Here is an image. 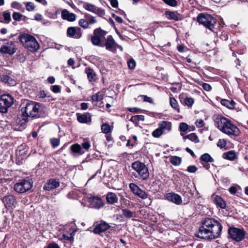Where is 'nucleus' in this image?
Wrapping results in <instances>:
<instances>
[{
  "instance_id": "f257e3e1",
  "label": "nucleus",
  "mask_w": 248,
  "mask_h": 248,
  "mask_svg": "<svg viewBox=\"0 0 248 248\" xmlns=\"http://www.w3.org/2000/svg\"><path fill=\"white\" fill-rule=\"evenodd\" d=\"M222 226L217 220L212 217H206L202 220L195 236L201 239L211 240L220 236Z\"/></svg>"
},
{
  "instance_id": "f03ea898",
  "label": "nucleus",
  "mask_w": 248,
  "mask_h": 248,
  "mask_svg": "<svg viewBox=\"0 0 248 248\" xmlns=\"http://www.w3.org/2000/svg\"><path fill=\"white\" fill-rule=\"evenodd\" d=\"M214 118L215 126L222 133L235 137L240 135L239 129L228 119L219 114L215 115Z\"/></svg>"
},
{
  "instance_id": "7ed1b4c3",
  "label": "nucleus",
  "mask_w": 248,
  "mask_h": 248,
  "mask_svg": "<svg viewBox=\"0 0 248 248\" xmlns=\"http://www.w3.org/2000/svg\"><path fill=\"white\" fill-rule=\"evenodd\" d=\"M22 115L26 117L22 121L27 122L28 117L39 118L43 115L41 104L36 102L26 100L21 105Z\"/></svg>"
},
{
  "instance_id": "20e7f679",
  "label": "nucleus",
  "mask_w": 248,
  "mask_h": 248,
  "mask_svg": "<svg viewBox=\"0 0 248 248\" xmlns=\"http://www.w3.org/2000/svg\"><path fill=\"white\" fill-rule=\"evenodd\" d=\"M18 39L25 47L30 51H36L39 48L36 39L31 35L23 33L19 36Z\"/></svg>"
},
{
  "instance_id": "39448f33",
  "label": "nucleus",
  "mask_w": 248,
  "mask_h": 248,
  "mask_svg": "<svg viewBox=\"0 0 248 248\" xmlns=\"http://www.w3.org/2000/svg\"><path fill=\"white\" fill-rule=\"evenodd\" d=\"M132 169L135 171L134 176L142 181L147 180L149 177V172L146 165L140 161H135L132 164Z\"/></svg>"
},
{
  "instance_id": "423d86ee",
  "label": "nucleus",
  "mask_w": 248,
  "mask_h": 248,
  "mask_svg": "<svg viewBox=\"0 0 248 248\" xmlns=\"http://www.w3.org/2000/svg\"><path fill=\"white\" fill-rule=\"evenodd\" d=\"M197 20L200 24L214 31V26L217 24V19L212 15L201 13L197 16Z\"/></svg>"
},
{
  "instance_id": "0eeeda50",
  "label": "nucleus",
  "mask_w": 248,
  "mask_h": 248,
  "mask_svg": "<svg viewBox=\"0 0 248 248\" xmlns=\"http://www.w3.org/2000/svg\"><path fill=\"white\" fill-rule=\"evenodd\" d=\"M108 32L102 30L101 28H98L94 30L93 35L91 36V41L92 43L96 46H102V40L105 38Z\"/></svg>"
},
{
  "instance_id": "6e6552de",
  "label": "nucleus",
  "mask_w": 248,
  "mask_h": 248,
  "mask_svg": "<svg viewBox=\"0 0 248 248\" xmlns=\"http://www.w3.org/2000/svg\"><path fill=\"white\" fill-rule=\"evenodd\" d=\"M13 99L8 94H3L0 97V112L6 113L8 108L12 105Z\"/></svg>"
},
{
  "instance_id": "1a4fd4ad",
  "label": "nucleus",
  "mask_w": 248,
  "mask_h": 248,
  "mask_svg": "<svg viewBox=\"0 0 248 248\" xmlns=\"http://www.w3.org/2000/svg\"><path fill=\"white\" fill-rule=\"evenodd\" d=\"M32 186V184L30 181L23 179L15 185L14 189L17 193H23L29 190Z\"/></svg>"
},
{
  "instance_id": "9d476101",
  "label": "nucleus",
  "mask_w": 248,
  "mask_h": 248,
  "mask_svg": "<svg viewBox=\"0 0 248 248\" xmlns=\"http://www.w3.org/2000/svg\"><path fill=\"white\" fill-rule=\"evenodd\" d=\"M228 233L231 238L237 241H241L245 237V232L241 229L236 228H231L228 230Z\"/></svg>"
},
{
  "instance_id": "9b49d317",
  "label": "nucleus",
  "mask_w": 248,
  "mask_h": 248,
  "mask_svg": "<svg viewBox=\"0 0 248 248\" xmlns=\"http://www.w3.org/2000/svg\"><path fill=\"white\" fill-rule=\"evenodd\" d=\"M93 232L95 234H100L110 228L109 225L104 221L95 222L93 225Z\"/></svg>"
},
{
  "instance_id": "f8f14e48",
  "label": "nucleus",
  "mask_w": 248,
  "mask_h": 248,
  "mask_svg": "<svg viewBox=\"0 0 248 248\" xmlns=\"http://www.w3.org/2000/svg\"><path fill=\"white\" fill-rule=\"evenodd\" d=\"M105 46L106 49L113 53H115L117 50V44L112 35H108L105 39V43H102V46Z\"/></svg>"
},
{
  "instance_id": "ddd939ff",
  "label": "nucleus",
  "mask_w": 248,
  "mask_h": 248,
  "mask_svg": "<svg viewBox=\"0 0 248 248\" xmlns=\"http://www.w3.org/2000/svg\"><path fill=\"white\" fill-rule=\"evenodd\" d=\"M66 35L69 38L80 39L82 35V30L80 28L77 26L68 27L66 31Z\"/></svg>"
},
{
  "instance_id": "4468645a",
  "label": "nucleus",
  "mask_w": 248,
  "mask_h": 248,
  "mask_svg": "<svg viewBox=\"0 0 248 248\" xmlns=\"http://www.w3.org/2000/svg\"><path fill=\"white\" fill-rule=\"evenodd\" d=\"M131 191L136 196L142 199H146L148 198V194L144 190L140 188L136 184L130 183L129 185Z\"/></svg>"
},
{
  "instance_id": "2eb2a0df",
  "label": "nucleus",
  "mask_w": 248,
  "mask_h": 248,
  "mask_svg": "<svg viewBox=\"0 0 248 248\" xmlns=\"http://www.w3.org/2000/svg\"><path fill=\"white\" fill-rule=\"evenodd\" d=\"M83 7L86 10L96 14L100 16H103L105 15L104 10L100 8L97 7L95 5L93 4L88 2H84L83 4Z\"/></svg>"
},
{
  "instance_id": "dca6fc26",
  "label": "nucleus",
  "mask_w": 248,
  "mask_h": 248,
  "mask_svg": "<svg viewBox=\"0 0 248 248\" xmlns=\"http://www.w3.org/2000/svg\"><path fill=\"white\" fill-rule=\"evenodd\" d=\"M16 51L15 46L13 42H9L3 45L0 48V53L4 54L12 55Z\"/></svg>"
},
{
  "instance_id": "f3484780",
  "label": "nucleus",
  "mask_w": 248,
  "mask_h": 248,
  "mask_svg": "<svg viewBox=\"0 0 248 248\" xmlns=\"http://www.w3.org/2000/svg\"><path fill=\"white\" fill-rule=\"evenodd\" d=\"M166 199L177 205H179L182 202L181 197L179 195L173 192L167 194Z\"/></svg>"
},
{
  "instance_id": "a211bd4d",
  "label": "nucleus",
  "mask_w": 248,
  "mask_h": 248,
  "mask_svg": "<svg viewBox=\"0 0 248 248\" xmlns=\"http://www.w3.org/2000/svg\"><path fill=\"white\" fill-rule=\"evenodd\" d=\"M60 186V182L54 179H49L44 186L43 189L45 190H51Z\"/></svg>"
},
{
  "instance_id": "6ab92c4d",
  "label": "nucleus",
  "mask_w": 248,
  "mask_h": 248,
  "mask_svg": "<svg viewBox=\"0 0 248 248\" xmlns=\"http://www.w3.org/2000/svg\"><path fill=\"white\" fill-rule=\"evenodd\" d=\"M89 202L92 207L100 209L104 206V204L100 198L93 197L89 199Z\"/></svg>"
},
{
  "instance_id": "aec40b11",
  "label": "nucleus",
  "mask_w": 248,
  "mask_h": 248,
  "mask_svg": "<svg viewBox=\"0 0 248 248\" xmlns=\"http://www.w3.org/2000/svg\"><path fill=\"white\" fill-rule=\"evenodd\" d=\"M72 154L74 156H77L84 154L85 151L82 149L80 145L78 143H75L72 145L70 147Z\"/></svg>"
},
{
  "instance_id": "412c9836",
  "label": "nucleus",
  "mask_w": 248,
  "mask_h": 248,
  "mask_svg": "<svg viewBox=\"0 0 248 248\" xmlns=\"http://www.w3.org/2000/svg\"><path fill=\"white\" fill-rule=\"evenodd\" d=\"M2 201L6 206L11 208L15 207L16 200L13 196L9 195L5 196L3 198Z\"/></svg>"
},
{
  "instance_id": "4be33fe9",
  "label": "nucleus",
  "mask_w": 248,
  "mask_h": 248,
  "mask_svg": "<svg viewBox=\"0 0 248 248\" xmlns=\"http://www.w3.org/2000/svg\"><path fill=\"white\" fill-rule=\"evenodd\" d=\"M62 17L63 19L68 21L72 22L76 20V15L69 12L66 9H64L62 12Z\"/></svg>"
},
{
  "instance_id": "5701e85b",
  "label": "nucleus",
  "mask_w": 248,
  "mask_h": 248,
  "mask_svg": "<svg viewBox=\"0 0 248 248\" xmlns=\"http://www.w3.org/2000/svg\"><path fill=\"white\" fill-rule=\"evenodd\" d=\"M165 15L170 20L178 21L182 19L180 15L176 11H166Z\"/></svg>"
},
{
  "instance_id": "b1692460",
  "label": "nucleus",
  "mask_w": 248,
  "mask_h": 248,
  "mask_svg": "<svg viewBox=\"0 0 248 248\" xmlns=\"http://www.w3.org/2000/svg\"><path fill=\"white\" fill-rule=\"evenodd\" d=\"M106 201L108 203L113 204L118 202V198L115 193L109 192L106 195Z\"/></svg>"
},
{
  "instance_id": "393cba45",
  "label": "nucleus",
  "mask_w": 248,
  "mask_h": 248,
  "mask_svg": "<svg viewBox=\"0 0 248 248\" xmlns=\"http://www.w3.org/2000/svg\"><path fill=\"white\" fill-rule=\"evenodd\" d=\"M215 203L221 209H225L226 207V203L223 199L219 196H213Z\"/></svg>"
},
{
  "instance_id": "a878e982",
  "label": "nucleus",
  "mask_w": 248,
  "mask_h": 248,
  "mask_svg": "<svg viewBox=\"0 0 248 248\" xmlns=\"http://www.w3.org/2000/svg\"><path fill=\"white\" fill-rule=\"evenodd\" d=\"M221 104L230 109H233L236 104L235 102L232 100H229L227 99H223L220 101Z\"/></svg>"
},
{
  "instance_id": "bb28decb",
  "label": "nucleus",
  "mask_w": 248,
  "mask_h": 248,
  "mask_svg": "<svg viewBox=\"0 0 248 248\" xmlns=\"http://www.w3.org/2000/svg\"><path fill=\"white\" fill-rule=\"evenodd\" d=\"M158 126L162 131L166 130L170 131L171 129V123L169 121H161L158 123Z\"/></svg>"
},
{
  "instance_id": "cd10ccee",
  "label": "nucleus",
  "mask_w": 248,
  "mask_h": 248,
  "mask_svg": "<svg viewBox=\"0 0 248 248\" xmlns=\"http://www.w3.org/2000/svg\"><path fill=\"white\" fill-rule=\"evenodd\" d=\"M85 72L87 74L88 79L90 82H93L95 80L96 74L93 69L90 67H86L85 69Z\"/></svg>"
},
{
  "instance_id": "c85d7f7f",
  "label": "nucleus",
  "mask_w": 248,
  "mask_h": 248,
  "mask_svg": "<svg viewBox=\"0 0 248 248\" xmlns=\"http://www.w3.org/2000/svg\"><path fill=\"white\" fill-rule=\"evenodd\" d=\"M181 135L182 136H183V139L184 140L187 139L195 143H198L199 141L198 137H197V136L196 135V134L195 133H191L186 136H184V134H182V133H181Z\"/></svg>"
},
{
  "instance_id": "c756f323",
  "label": "nucleus",
  "mask_w": 248,
  "mask_h": 248,
  "mask_svg": "<svg viewBox=\"0 0 248 248\" xmlns=\"http://www.w3.org/2000/svg\"><path fill=\"white\" fill-rule=\"evenodd\" d=\"M144 120V116L142 115L133 116L130 119V121L132 122L137 126L139 125V122L140 121H143Z\"/></svg>"
},
{
  "instance_id": "7c9ffc66",
  "label": "nucleus",
  "mask_w": 248,
  "mask_h": 248,
  "mask_svg": "<svg viewBox=\"0 0 248 248\" xmlns=\"http://www.w3.org/2000/svg\"><path fill=\"white\" fill-rule=\"evenodd\" d=\"M223 157L227 160H233L236 158V154L234 151H230L227 153H224L223 155Z\"/></svg>"
},
{
  "instance_id": "2f4dec72",
  "label": "nucleus",
  "mask_w": 248,
  "mask_h": 248,
  "mask_svg": "<svg viewBox=\"0 0 248 248\" xmlns=\"http://www.w3.org/2000/svg\"><path fill=\"white\" fill-rule=\"evenodd\" d=\"M200 159L201 161L205 162H213L214 161V159L208 153H204L202 155Z\"/></svg>"
},
{
  "instance_id": "473e14b6",
  "label": "nucleus",
  "mask_w": 248,
  "mask_h": 248,
  "mask_svg": "<svg viewBox=\"0 0 248 248\" xmlns=\"http://www.w3.org/2000/svg\"><path fill=\"white\" fill-rule=\"evenodd\" d=\"M1 80L3 82H5V83H7L10 85H14L15 84H16L15 80L7 75H3L1 78Z\"/></svg>"
},
{
  "instance_id": "72a5a7b5",
  "label": "nucleus",
  "mask_w": 248,
  "mask_h": 248,
  "mask_svg": "<svg viewBox=\"0 0 248 248\" xmlns=\"http://www.w3.org/2000/svg\"><path fill=\"white\" fill-rule=\"evenodd\" d=\"M170 162L174 166H178L181 164L182 162V159L179 156H173L170 158Z\"/></svg>"
},
{
  "instance_id": "f704fd0d",
  "label": "nucleus",
  "mask_w": 248,
  "mask_h": 248,
  "mask_svg": "<svg viewBox=\"0 0 248 248\" xmlns=\"http://www.w3.org/2000/svg\"><path fill=\"white\" fill-rule=\"evenodd\" d=\"M122 215L126 218H130L134 217V213L128 209L122 210Z\"/></svg>"
},
{
  "instance_id": "c9c22d12",
  "label": "nucleus",
  "mask_w": 248,
  "mask_h": 248,
  "mask_svg": "<svg viewBox=\"0 0 248 248\" xmlns=\"http://www.w3.org/2000/svg\"><path fill=\"white\" fill-rule=\"evenodd\" d=\"M170 103L173 108L176 109L178 112H179L180 110L178 108L177 101L174 97L170 98Z\"/></svg>"
},
{
  "instance_id": "e433bc0d",
  "label": "nucleus",
  "mask_w": 248,
  "mask_h": 248,
  "mask_svg": "<svg viewBox=\"0 0 248 248\" xmlns=\"http://www.w3.org/2000/svg\"><path fill=\"white\" fill-rule=\"evenodd\" d=\"M2 16L4 20V23L6 24L9 23L11 21V17L10 12L8 11H4Z\"/></svg>"
},
{
  "instance_id": "4c0bfd02",
  "label": "nucleus",
  "mask_w": 248,
  "mask_h": 248,
  "mask_svg": "<svg viewBox=\"0 0 248 248\" xmlns=\"http://www.w3.org/2000/svg\"><path fill=\"white\" fill-rule=\"evenodd\" d=\"M103 97L104 95L103 93L98 92L92 96V100L93 101L99 102L103 99Z\"/></svg>"
},
{
  "instance_id": "58836bf2",
  "label": "nucleus",
  "mask_w": 248,
  "mask_h": 248,
  "mask_svg": "<svg viewBox=\"0 0 248 248\" xmlns=\"http://www.w3.org/2000/svg\"><path fill=\"white\" fill-rule=\"evenodd\" d=\"M13 18L16 21H19L21 20L22 18L24 17V18H26L27 17L23 16L21 14L18 12H14L12 15Z\"/></svg>"
},
{
  "instance_id": "ea45409f",
  "label": "nucleus",
  "mask_w": 248,
  "mask_h": 248,
  "mask_svg": "<svg viewBox=\"0 0 248 248\" xmlns=\"http://www.w3.org/2000/svg\"><path fill=\"white\" fill-rule=\"evenodd\" d=\"M88 115L84 114L78 115L77 119L78 121L81 123H86L88 122Z\"/></svg>"
},
{
  "instance_id": "a19ab883",
  "label": "nucleus",
  "mask_w": 248,
  "mask_h": 248,
  "mask_svg": "<svg viewBox=\"0 0 248 248\" xmlns=\"http://www.w3.org/2000/svg\"><path fill=\"white\" fill-rule=\"evenodd\" d=\"M78 25L82 28L86 29L89 26L88 21L85 19H81L78 21Z\"/></svg>"
},
{
  "instance_id": "79ce46f5",
  "label": "nucleus",
  "mask_w": 248,
  "mask_h": 248,
  "mask_svg": "<svg viewBox=\"0 0 248 248\" xmlns=\"http://www.w3.org/2000/svg\"><path fill=\"white\" fill-rule=\"evenodd\" d=\"M81 146L85 152L88 151L91 147L90 143L87 140H84V141L81 143Z\"/></svg>"
},
{
  "instance_id": "37998d69",
  "label": "nucleus",
  "mask_w": 248,
  "mask_h": 248,
  "mask_svg": "<svg viewBox=\"0 0 248 248\" xmlns=\"http://www.w3.org/2000/svg\"><path fill=\"white\" fill-rule=\"evenodd\" d=\"M110 126L108 124H104L101 126V130L104 133H108L110 131Z\"/></svg>"
},
{
  "instance_id": "c03bdc74",
  "label": "nucleus",
  "mask_w": 248,
  "mask_h": 248,
  "mask_svg": "<svg viewBox=\"0 0 248 248\" xmlns=\"http://www.w3.org/2000/svg\"><path fill=\"white\" fill-rule=\"evenodd\" d=\"M162 134L163 131L160 128H158L153 131L152 135L155 138H159Z\"/></svg>"
},
{
  "instance_id": "a18cd8bd",
  "label": "nucleus",
  "mask_w": 248,
  "mask_h": 248,
  "mask_svg": "<svg viewBox=\"0 0 248 248\" xmlns=\"http://www.w3.org/2000/svg\"><path fill=\"white\" fill-rule=\"evenodd\" d=\"M26 9L28 11H32L35 9L34 3L31 2H26L24 3Z\"/></svg>"
},
{
  "instance_id": "49530a36",
  "label": "nucleus",
  "mask_w": 248,
  "mask_h": 248,
  "mask_svg": "<svg viewBox=\"0 0 248 248\" xmlns=\"http://www.w3.org/2000/svg\"><path fill=\"white\" fill-rule=\"evenodd\" d=\"M185 104L188 107H191L194 103V100L191 97H186L184 100Z\"/></svg>"
},
{
  "instance_id": "de8ad7c7",
  "label": "nucleus",
  "mask_w": 248,
  "mask_h": 248,
  "mask_svg": "<svg viewBox=\"0 0 248 248\" xmlns=\"http://www.w3.org/2000/svg\"><path fill=\"white\" fill-rule=\"evenodd\" d=\"M50 143L52 147L53 148H55L60 144V139L58 138H53L50 140Z\"/></svg>"
},
{
  "instance_id": "09e8293b",
  "label": "nucleus",
  "mask_w": 248,
  "mask_h": 248,
  "mask_svg": "<svg viewBox=\"0 0 248 248\" xmlns=\"http://www.w3.org/2000/svg\"><path fill=\"white\" fill-rule=\"evenodd\" d=\"M188 128V125L186 123H181L179 125V129L182 132L186 131Z\"/></svg>"
},
{
  "instance_id": "8fccbe9b",
  "label": "nucleus",
  "mask_w": 248,
  "mask_h": 248,
  "mask_svg": "<svg viewBox=\"0 0 248 248\" xmlns=\"http://www.w3.org/2000/svg\"><path fill=\"white\" fill-rule=\"evenodd\" d=\"M163 1L167 4L171 6H176L177 2L176 0H163Z\"/></svg>"
},
{
  "instance_id": "3c124183",
  "label": "nucleus",
  "mask_w": 248,
  "mask_h": 248,
  "mask_svg": "<svg viewBox=\"0 0 248 248\" xmlns=\"http://www.w3.org/2000/svg\"><path fill=\"white\" fill-rule=\"evenodd\" d=\"M226 141L224 139H219L217 142V146L220 148H222L226 145Z\"/></svg>"
},
{
  "instance_id": "603ef678",
  "label": "nucleus",
  "mask_w": 248,
  "mask_h": 248,
  "mask_svg": "<svg viewBox=\"0 0 248 248\" xmlns=\"http://www.w3.org/2000/svg\"><path fill=\"white\" fill-rule=\"evenodd\" d=\"M197 170L198 168L195 165H190L187 168V171L190 173H194Z\"/></svg>"
},
{
  "instance_id": "864d4df0",
  "label": "nucleus",
  "mask_w": 248,
  "mask_h": 248,
  "mask_svg": "<svg viewBox=\"0 0 248 248\" xmlns=\"http://www.w3.org/2000/svg\"><path fill=\"white\" fill-rule=\"evenodd\" d=\"M144 102L150 103L151 104L153 103V100L150 97H148L147 95H142L140 96Z\"/></svg>"
},
{
  "instance_id": "5fc2aeb1",
  "label": "nucleus",
  "mask_w": 248,
  "mask_h": 248,
  "mask_svg": "<svg viewBox=\"0 0 248 248\" xmlns=\"http://www.w3.org/2000/svg\"><path fill=\"white\" fill-rule=\"evenodd\" d=\"M51 90L54 93H58L61 91V87L59 85H55L51 87Z\"/></svg>"
},
{
  "instance_id": "6e6d98bb",
  "label": "nucleus",
  "mask_w": 248,
  "mask_h": 248,
  "mask_svg": "<svg viewBox=\"0 0 248 248\" xmlns=\"http://www.w3.org/2000/svg\"><path fill=\"white\" fill-rule=\"evenodd\" d=\"M11 7L13 8L20 10L21 8L22 7V5L20 3H18L16 1H14L12 2L11 3Z\"/></svg>"
},
{
  "instance_id": "4d7b16f0",
  "label": "nucleus",
  "mask_w": 248,
  "mask_h": 248,
  "mask_svg": "<svg viewBox=\"0 0 248 248\" xmlns=\"http://www.w3.org/2000/svg\"><path fill=\"white\" fill-rule=\"evenodd\" d=\"M127 65L130 69H134L136 66V62L134 60H130L127 62Z\"/></svg>"
},
{
  "instance_id": "13d9d810",
  "label": "nucleus",
  "mask_w": 248,
  "mask_h": 248,
  "mask_svg": "<svg viewBox=\"0 0 248 248\" xmlns=\"http://www.w3.org/2000/svg\"><path fill=\"white\" fill-rule=\"evenodd\" d=\"M90 17V18L89 19V20L88 21V23H89V24H94V23H96V20H95V18L93 16H91L88 14H86V17Z\"/></svg>"
},
{
  "instance_id": "bf43d9fd",
  "label": "nucleus",
  "mask_w": 248,
  "mask_h": 248,
  "mask_svg": "<svg viewBox=\"0 0 248 248\" xmlns=\"http://www.w3.org/2000/svg\"><path fill=\"white\" fill-rule=\"evenodd\" d=\"M46 248H60V247L57 243L51 242L48 245Z\"/></svg>"
},
{
  "instance_id": "052dcab7",
  "label": "nucleus",
  "mask_w": 248,
  "mask_h": 248,
  "mask_svg": "<svg viewBox=\"0 0 248 248\" xmlns=\"http://www.w3.org/2000/svg\"><path fill=\"white\" fill-rule=\"evenodd\" d=\"M203 89L206 91H210L211 90V87L208 83H203L202 85Z\"/></svg>"
},
{
  "instance_id": "680f3d73",
  "label": "nucleus",
  "mask_w": 248,
  "mask_h": 248,
  "mask_svg": "<svg viewBox=\"0 0 248 248\" xmlns=\"http://www.w3.org/2000/svg\"><path fill=\"white\" fill-rule=\"evenodd\" d=\"M128 110L131 112L138 113L139 112L141 109L138 108H129Z\"/></svg>"
},
{
  "instance_id": "e2e57ef3",
  "label": "nucleus",
  "mask_w": 248,
  "mask_h": 248,
  "mask_svg": "<svg viewBox=\"0 0 248 248\" xmlns=\"http://www.w3.org/2000/svg\"><path fill=\"white\" fill-rule=\"evenodd\" d=\"M112 7L117 8L118 6V2L117 0H109Z\"/></svg>"
},
{
  "instance_id": "0e129e2a",
  "label": "nucleus",
  "mask_w": 248,
  "mask_h": 248,
  "mask_svg": "<svg viewBox=\"0 0 248 248\" xmlns=\"http://www.w3.org/2000/svg\"><path fill=\"white\" fill-rule=\"evenodd\" d=\"M39 97L41 98H45L47 96V93L44 90H40L39 92Z\"/></svg>"
},
{
  "instance_id": "69168bd1",
  "label": "nucleus",
  "mask_w": 248,
  "mask_h": 248,
  "mask_svg": "<svg viewBox=\"0 0 248 248\" xmlns=\"http://www.w3.org/2000/svg\"><path fill=\"white\" fill-rule=\"evenodd\" d=\"M196 126L198 127H202L204 125V122L202 120H197L196 122Z\"/></svg>"
},
{
  "instance_id": "338daca9",
  "label": "nucleus",
  "mask_w": 248,
  "mask_h": 248,
  "mask_svg": "<svg viewBox=\"0 0 248 248\" xmlns=\"http://www.w3.org/2000/svg\"><path fill=\"white\" fill-rule=\"evenodd\" d=\"M229 191L232 194L234 195L236 193L237 189L235 186H232L229 188Z\"/></svg>"
},
{
  "instance_id": "774afa93",
  "label": "nucleus",
  "mask_w": 248,
  "mask_h": 248,
  "mask_svg": "<svg viewBox=\"0 0 248 248\" xmlns=\"http://www.w3.org/2000/svg\"><path fill=\"white\" fill-rule=\"evenodd\" d=\"M34 19L37 21H41L42 19V16L40 14H36L34 16Z\"/></svg>"
}]
</instances>
